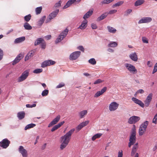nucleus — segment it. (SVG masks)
Returning <instances> with one entry per match:
<instances>
[{"mask_svg":"<svg viewBox=\"0 0 157 157\" xmlns=\"http://www.w3.org/2000/svg\"><path fill=\"white\" fill-rule=\"evenodd\" d=\"M49 93V91L48 90H43L41 94L42 96H45L48 95Z\"/></svg>","mask_w":157,"mask_h":157,"instance_id":"c03bdc74","label":"nucleus"},{"mask_svg":"<svg viewBox=\"0 0 157 157\" xmlns=\"http://www.w3.org/2000/svg\"><path fill=\"white\" fill-rule=\"evenodd\" d=\"M114 0H104L101 2L102 4H108L113 1Z\"/></svg>","mask_w":157,"mask_h":157,"instance_id":"37998d69","label":"nucleus"},{"mask_svg":"<svg viewBox=\"0 0 157 157\" xmlns=\"http://www.w3.org/2000/svg\"><path fill=\"white\" fill-rule=\"evenodd\" d=\"M23 56L22 54H20L18 55L17 57L13 61L12 64L15 65L16 63H18L22 58Z\"/></svg>","mask_w":157,"mask_h":157,"instance_id":"412c9836","label":"nucleus"},{"mask_svg":"<svg viewBox=\"0 0 157 157\" xmlns=\"http://www.w3.org/2000/svg\"><path fill=\"white\" fill-rule=\"evenodd\" d=\"M123 155L122 151H120L118 152V157H123Z\"/></svg>","mask_w":157,"mask_h":157,"instance_id":"13d9d810","label":"nucleus"},{"mask_svg":"<svg viewBox=\"0 0 157 157\" xmlns=\"http://www.w3.org/2000/svg\"><path fill=\"white\" fill-rule=\"evenodd\" d=\"M10 143V141L7 139H5L0 142V146L3 148H6L9 146Z\"/></svg>","mask_w":157,"mask_h":157,"instance_id":"6e6552de","label":"nucleus"},{"mask_svg":"<svg viewBox=\"0 0 157 157\" xmlns=\"http://www.w3.org/2000/svg\"><path fill=\"white\" fill-rule=\"evenodd\" d=\"M90 121H86L84 122H83L80 123L78 126L76 128V129L78 132L80 131L83 127L86 126L88 124Z\"/></svg>","mask_w":157,"mask_h":157,"instance_id":"ddd939ff","label":"nucleus"},{"mask_svg":"<svg viewBox=\"0 0 157 157\" xmlns=\"http://www.w3.org/2000/svg\"><path fill=\"white\" fill-rule=\"evenodd\" d=\"M124 3V1H120L119 2H117V3L113 4L112 6V7L113 8H114L116 6H119L122 4H123Z\"/></svg>","mask_w":157,"mask_h":157,"instance_id":"ea45409f","label":"nucleus"},{"mask_svg":"<svg viewBox=\"0 0 157 157\" xmlns=\"http://www.w3.org/2000/svg\"><path fill=\"white\" fill-rule=\"evenodd\" d=\"M147 65L149 67H151L152 65V63L150 61H148L147 62Z\"/></svg>","mask_w":157,"mask_h":157,"instance_id":"0e129e2a","label":"nucleus"},{"mask_svg":"<svg viewBox=\"0 0 157 157\" xmlns=\"http://www.w3.org/2000/svg\"><path fill=\"white\" fill-rule=\"evenodd\" d=\"M65 86V84L63 83H59L58 85L56 87V88H61Z\"/></svg>","mask_w":157,"mask_h":157,"instance_id":"603ef678","label":"nucleus"},{"mask_svg":"<svg viewBox=\"0 0 157 157\" xmlns=\"http://www.w3.org/2000/svg\"><path fill=\"white\" fill-rule=\"evenodd\" d=\"M108 31L110 33H115L116 32L117 30L115 28L108 26L107 27Z\"/></svg>","mask_w":157,"mask_h":157,"instance_id":"2f4dec72","label":"nucleus"},{"mask_svg":"<svg viewBox=\"0 0 157 157\" xmlns=\"http://www.w3.org/2000/svg\"><path fill=\"white\" fill-rule=\"evenodd\" d=\"M25 115V113L24 111L19 112L17 114V117L20 120L24 118Z\"/></svg>","mask_w":157,"mask_h":157,"instance_id":"cd10ccee","label":"nucleus"},{"mask_svg":"<svg viewBox=\"0 0 157 157\" xmlns=\"http://www.w3.org/2000/svg\"><path fill=\"white\" fill-rule=\"evenodd\" d=\"M64 122H65L64 121H63L60 122H59L58 124L55 125L51 129V131L52 132H53L55 131L56 130H57V129H58V128H60L62 125H63L64 124Z\"/></svg>","mask_w":157,"mask_h":157,"instance_id":"4be33fe9","label":"nucleus"},{"mask_svg":"<svg viewBox=\"0 0 157 157\" xmlns=\"http://www.w3.org/2000/svg\"><path fill=\"white\" fill-rule=\"evenodd\" d=\"M43 71L42 69H37L34 70L33 73L36 74H38L41 73Z\"/></svg>","mask_w":157,"mask_h":157,"instance_id":"a18cd8bd","label":"nucleus"},{"mask_svg":"<svg viewBox=\"0 0 157 157\" xmlns=\"http://www.w3.org/2000/svg\"><path fill=\"white\" fill-rule=\"evenodd\" d=\"M60 118V115H58L55 118L48 124V127H50L53 125L56 124L59 121Z\"/></svg>","mask_w":157,"mask_h":157,"instance_id":"f3484780","label":"nucleus"},{"mask_svg":"<svg viewBox=\"0 0 157 157\" xmlns=\"http://www.w3.org/2000/svg\"><path fill=\"white\" fill-rule=\"evenodd\" d=\"M142 40L143 42L144 43H147L148 42V40L145 37H143L142 38Z\"/></svg>","mask_w":157,"mask_h":157,"instance_id":"5fc2aeb1","label":"nucleus"},{"mask_svg":"<svg viewBox=\"0 0 157 157\" xmlns=\"http://www.w3.org/2000/svg\"><path fill=\"white\" fill-rule=\"evenodd\" d=\"M102 134L101 133H97L92 138V140L93 141H94L96 139L100 138L102 136Z\"/></svg>","mask_w":157,"mask_h":157,"instance_id":"c9c22d12","label":"nucleus"},{"mask_svg":"<svg viewBox=\"0 0 157 157\" xmlns=\"http://www.w3.org/2000/svg\"><path fill=\"white\" fill-rule=\"evenodd\" d=\"M89 63L95 65L96 64V62L95 59L94 58H91L89 60Z\"/></svg>","mask_w":157,"mask_h":157,"instance_id":"49530a36","label":"nucleus"},{"mask_svg":"<svg viewBox=\"0 0 157 157\" xmlns=\"http://www.w3.org/2000/svg\"><path fill=\"white\" fill-rule=\"evenodd\" d=\"M153 94H150L148 95L147 97L146 100L144 101L145 105L146 107H147L149 106V105L151 101Z\"/></svg>","mask_w":157,"mask_h":157,"instance_id":"2eb2a0df","label":"nucleus"},{"mask_svg":"<svg viewBox=\"0 0 157 157\" xmlns=\"http://www.w3.org/2000/svg\"><path fill=\"white\" fill-rule=\"evenodd\" d=\"M59 12V10H56L50 13L49 15L48 18L46 21V23H48L51 20L56 16Z\"/></svg>","mask_w":157,"mask_h":157,"instance_id":"9d476101","label":"nucleus"},{"mask_svg":"<svg viewBox=\"0 0 157 157\" xmlns=\"http://www.w3.org/2000/svg\"><path fill=\"white\" fill-rule=\"evenodd\" d=\"M44 40L42 38H38L34 42V45L36 46L40 44H41L44 41Z\"/></svg>","mask_w":157,"mask_h":157,"instance_id":"c756f323","label":"nucleus"},{"mask_svg":"<svg viewBox=\"0 0 157 157\" xmlns=\"http://www.w3.org/2000/svg\"><path fill=\"white\" fill-rule=\"evenodd\" d=\"M124 66L131 73L135 74L137 73V69L135 67L132 65L130 63H126L124 64Z\"/></svg>","mask_w":157,"mask_h":157,"instance_id":"20e7f679","label":"nucleus"},{"mask_svg":"<svg viewBox=\"0 0 157 157\" xmlns=\"http://www.w3.org/2000/svg\"><path fill=\"white\" fill-rule=\"evenodd\" d=\"M51 35H47L45 37V38L47 40H48L51 39Z\"/></svg>","mask_w":157,"mask_h":157,"instance_id":"338daca9","label":"nucleus"},{"mask_svg":"<svg viewBox=\"0 0 157 157\" xmlns=\"http://www.w3.org/2000/svg\"><path fill=\"white\" fill-rule=\"evenodd\" d=\"M29 75V70H27L25 71L18 78V81L21 82L25 80Z\"/></svg>","mask_w":157,"mask_h":157,"instance_id":"423d86ee","label":"nucleus"},{"mask_svg":"<svg viewBox=\"0 0 157 157\" xmlns=\"http://www.w3.org/2000/svg\"><path fill=\"white\" fill-rule=\"evenodd\" d=\"M75 130V128H72L64 135L61 137L62 143L60 146V149L61 150L65 148L68 144L71 139V136Z\"/></svg>","mask_w":157,"mask_h":157,"instance_id":"f257e3e1","label":"nucleus"},{"mask_svg":"<svg viewBox=\"0 0 157 157\" xmlns=\"http://www.w3.org/2000/svg\"><path fill=\"white\" fill-rule=\"evenodd\" d=\"M140 119V117L133 116L130 117L128 119V122L131 124H134L138 122Z\"/></svg>","mask_w":157,"mask_h":157,"instance_id":"0eeeda50","label":"nucleus"},{"mask_svg":"<svg viewBox=\"0 0 157 157\" xmlns=\"http://www.w3.org/2000/svg\"><path fill=\"white\" fill-rule=\"evenodd\" d=\"M87 111L86 110H84L79 113V115L80 118H82L87 114Z\"/></svg>","mask_w":157,"mask_h":157,"instance_id":"c85d7f7f","label":"nucleus"},{"mask_svg":"<svg viewBox=\"0 0 157 157\" xmlns=\"http://www.w3.org/2000/svg\"><path fill=\"white\" fill-rule=\"evenodd\" d=\"M80 51H76L74 52L71 54L70 56L69 59L71 60H73L77 59L81 54Z\"/></svg>","mask_w":157,"mask_h":157,"instance_id":"1a4fd4ad","label":"nucleus"},{"mask_svg":"<svg viewBox=\"0 0 157 157\" xmlns=\"http://www.w3.org/2000/svg\"><path fill=\"white\" fill-rule=\"evenodd\" d=\"M119 105V104L116 102H113L109 105V109L110 111H114L117 109Z\"/></svg>","mask_w":157,"mask_h":157,"instance_id":"9b49d317","label":"nucleus"},{"mask_svg":"<svg viewBox=\"0 0 157 157\" xmlns=\"http://www.w3.org/2000/svg\"><path fill=\"white\" fill-rule=\"evenodd\" d=\"M19 151L21 153L23 157H27V151L23 147V146H21L19 148Z\"/></svg>","mask_w":157,"mask_h":157,"instance_id":"dca6fc26","label":"nucleus"},{"mask_svg":"<svg viewBox=\"0 0 157 157\" xmlns=\"http://www.w3.org/2000/svg\"><path fill=\"white\" fill-rule=\"evenodd\" d=\"M157 149V144L155 145V146L152 149V150L153 151H155Z\"/></svg>","mask_w":157,"mask_h":157,"instance_id":"774afa93","label":"nucleus"},{"mask_svg":"<svg viewBox=\"0 0 157 157\" xmlns=\"http://www.w3.org/2000/svg\"><path fill=\"white\" fill-rule=\"evenodd\" d=\"M25 36H22L21 37H19L16 38L14 41L15 43H19L22 42L25 40Z\"/></svg>","mask_w":157,"mask_h":157,"instance_id":"bb28decb","label":"nucleus"},{"mask_svg":"<svg viewBox=\"0 0 157 157\" xmlns=\"http://www.w3.org/2000/svg\"><path fill=\"white\" fill-rule=\"evenodd\" d=\"M41 48H42L43 49H44L46 46V44L45 41L44 40L43 42L41 44Z\"/></svg>","mask_w":157,"mask_h":157,"instance_id":"09e8293b","label":"nucleus"},{"mask_svg":"<svg viewBox=\"0 0 157 157\" xmlns=\"http://www.w3.org/2000/svg\"><path fill=\"white\" fill-rule=\"evenodd\" d=\"M129 57L132 60L134 61H137V56L136 52L131 54L129 55Z\"/></svg>","mask_w":157,"mask_h":157,"instance_id":"5701e85b","label":"nucleus"},{"mask_svg":"<svg viewBox=\"0 0 157 157\" xmlns=\"http://www.w3.org/2000/svg\"><path fill=\"white\" fill-rule=\"evenodd\" d=\"M68 30L67 29H66L64 31H63L59 36L58 38L56 40V44H57L60 42L66 36L67 34Z\"/></svg>","mask_w":157,"mask_h":157,"instance_id":"39448f33","label":"nucleus"},{"mask_svg":"<svg viewBox=\"0 0 157 157\" xmlns=\"http://www.w3.org/2000/svg\"><path fill=\"white\" fill-rule=\"evenodd\" d=\"M117 44L115 42L111 41L108 44V47H115L117 46Z\"/></svg>","mask_w":157,"mask_h":157,"instance_id":"4c0bfd02","label":"nucleus"},{"mask_svg":"<svg viewBox=\"0 0 157 157\" xmlns=\"http://www.w3.org/2000/svg\"><path fill=\"white\" fill-rule=\"evenodd\" d=\"M148 124V122L147 121H146L141 125L139 132L140 136L142 135L145 132Z\"/></svg>","mask_w":157,"mask_h":157,"instance_id":"7ed1b4c3","label":"nucleus"},{"mask_svg":"<svg viewBox=\"0 0 157 157\" xmlns=\"http://www.w3.org/2000/svg\"><path fill=\"white\" fill-rule=\"evenodd\" d=\"M45 18L46 16H44L40 19L38 22V24L40 26H41L42 25L45 21Z\"/></svg>","mask_w":157,"mask_h":157,"instance_id":"58836bf2","label":"nucleus"},{"mask_svg":"<svg viewBox=\"0 0 157 157\" xmlns=\"http://www.w3.org/2000/svg\"><path fill=\"white\" fill-rule=\"evenodd\" d=\"M107 90V87H104L100 91H98L94 95V97L95 98H98L102 94L105 92Z\"/></svg>","mask_w":157,"mask_h":157,"instance_id":"6ab92c4d","label":"nucleus"},{"mask_svg":"<svg viewBox=\"0 0 157 157\" xmlns=\"http://www.w3.org/2000/svg\"><path fill=\"white\" fill-rule=\"evenodd\" d=\"M78 48L82 52H84V49L82 46H79L78 47Z\"/></svg>","mask_w":157,"mask_h":157,"instance_id":"bf43d9fd","label":"nucleus"},{"mask_svg":"<svg viewBox=\"0 0 157 157\" xmlns=\"http://www.w3.org/2000/svg\"><path fill=\"white\" fill-rule=\"evenodd\" d=\"M31 15L30 14H29L24 17L25 20L26 22L29 21L31 19Z\"/></svg>","mask_w":157,"mask_h":157,"instance_id":"79ce46f5","label":"nucleus"},{"mask_svg":"<svg viewBox=\"0 0 157 157\" xmlns=\"http://www.w3.org/2000/svg\"><path fill=\"white\" fill-rule=\"evenodd\" d=\"M25 29L28 30H30L32 29V27L27 22H25L24 25Z\"/></svg>","mask_w":157,"mask_h":157,"instance_id":"f704fd0d","label":"nucleus"},{"mask_svg":"<svg viewBox=\"0 0 157 157\" xmlns=\"http://www.w3.org/2000/svg\"><path fill=\"white\" fill-rule=\"evenodd\" d=\"M93 11V9H91L89 11L84 15L83 18L86 20V19L87 18L92 15Z\"/></svg>","mask_w":157,"mask_h":157,"instance_id":"b1692460","label":"nucleus"},{"mask_svg":"<svg viewBox=\"0 0 157 157\" xmlns=\"http://www.w3.org/2000/svg\"><path fill=\"white\" fill-rule=\"evenodd\" d=\"M132 10L131 9H128L125 12V15H128V14L131 13Z\"/></svg>","mask_w":157,"mask_h":157,"instance_id":"8fccbe9b","label":"nucleus"},{"mask_svg":"<svg viewBox=\"0 0 157 157\" xmlns=\"http://www.w3.org/2000/svg\"><path fill=\"white\" fill-rule=\"evenodd\" d=\"M117 11V10H110L109 12V14H112L114 13H116Z\"/></svg>","mask_w":157,"mask_h":157,"instance_id":"052dcab7","label":"nucleus"},{"mask_svg":"<svg viewBox=\"0 0 157 157\" xmlns=\"http://www.w3.org/2000/svg\"><path fill=\"white\" fill-rule=\"evenodd\" d=\"M3 56V51L1 48H0V60H1L2 59Z\"/></svg>","mask_w":157,"mask_h":157,"instance_id":"4d7b16f0","label":"nucleus"},{"mask_svg":"<svg viewBox=\"0 0 157 157\" xmlns=\"http://www.w3.org/2000/svg\"><path fill=\"white\" fill-rule=\"evenodd\" d=\"M152 123L156 124H157V113L154 116L152 120Z\"/></svg>","mask_w":157,"mask_h":157,"instance_id":"de8ad7c7","label":"nucleus"},{"mask_svg":"<svg viewBox=\"0 0 157 157\" xmlns=\"http://www.w3.org/2000/svg\"><path fill=\"white\" fill-rule=\"evenodd\" d=\"M108 14V13H105L102 14L101 16H100L97 18V20L98 21H99L105 18L106 17H107Z\"/></svg>","mask_w":157,"mask_h":157,"instance_id":"473e14b6","label":"nucleus"},{"mask_svg":"<svg viewBox=\"0 0 157 157\" xmlns=\"http://www.w3.org/2000/svg\"><path fill=\"white\" fill-rule=\"evenodd\" d=\"M138 147L139 146L138 143H136L134 145L131 152V156H134L137 150Z\"/></svg>","mask_w":157,"mask_h":157,"instance_id":"aec40b11","label":"nucleus"},{"mask_svg":"<svg viewBox=\"0 0 157 157\" xmlns=\"http://www.w3.org/2000/svg\"><path fill=\"white\" fill-rule=\"evenodd\" d=\"M132 100L135 103L138 104L142 108L144 106V104L140 100L135 97H132Z\"/></svg>","mask_w":157,"mask_h":157,"instance_id":"a211bd4d","label":"nucleus"},{"mask_svg":"<svg viewBox=\"0 0 157 157\" xmlns=\"http://www.w3.org/2000/svg\"><path fill=\"white\" fill-rule=\"evenodd\" d=\"M36 125L34 124H30L27 125L25 127V129L26 130L29 128H33Z\"/></svg>","mask_w":157,"mask_h":157,"instance_id":"e433bc0d","label":"nucleus"},{"mask_svg":"<svg viewBox=\"0 0 157 157\" xmlns=\"http://www.w3.org/2000/svg\"><path fill=\"white\" fill-rule=\"evenodd\" d=\"M144 2V0H138L135 3L134 5L136 6H137L142 4Z\"/></svg>","mask_w":157,"mask_h":157,"instance_id":"72a5a7b5","label":"nucleus"},{"mask_svg":"<svg viewBox=\"0 0 157 157\" xmlns=\"http://www.w3.org/2000/svg\"><path fill=\"white\" fill-rule=\"evenodd\" d=\"M74 3V0H69L66 4V5L64 6L63 8L64 9H66L69 7L71 5Z\"/></svg>","mask_w":157,"mask_h":157,"instance_id":"7c9ffc66","label":"nucleus"},{"mask_svg":"<svg viewBox=\"0 0 157 157\" xmlns=\"http://www.w3.org/2000/svg\"><path fill=\"white\" fill-rule=\"evenodd\" d=\"M144 92V91L142 89H140L137 91L136 92V94L140 93L143 94Z\"/></svg>","mask_w":157,"mask_h":157,"instance_id":"680f3d73","label":"nucleus"},{"mask_svg":"<svg viewBox=\"0 0 157 157\" xmlns=\"http://www.w3.org/2000/svg\"><path fill=\"white\" fill-rule=\"evenodd\" d=\"M55 61L52 60H47L43 62L41 64V67H46L51 65H54L55 63Z\"/></svg>","mask_w":157,"mask_h":157,"instance_id":"f8f14e48","label":"nucleus"},{"mask_svg":"<svg viewBox=\"0 0 157 157\" xmlns=\"http://www.w3.org/2000/svg\"><path fill=\"white\" fill-rule=\"evenodd\" d=\"M87 21L86 20H84L78 28L82 29H84L87 26Z\"/></svg>","mask_w":157,"mask_h":157,"instance_id":"393cba45","label":"nucleus"},{"mask_svg":"<svg viewBox=\"0 0 157 157\" xmlns=\"http://www.w3.org/2000/svg\"><path fill=\"white\" fill-rule=\"evenodd\" d=\"M136 126L135 124H133V127L131 132V134L130 136L129 142L128 146L130 147L131 146L133 145L136 142Z\"/></svg>","mask_w":157,"mask_h":157,"instance_id":"f03ea898","label":"nucleus"},{"mask_svg":"<svg viewBox=\"0 0 157 157\" xmlns=\"http://www.w3.org/2000/svg\"><path fill=\"white\" fill-rule=\"evenodd\" d=\"M152 18L150 17H144L142 18L138 22V24L148 23L151 22Z\"/></svg>","mask_w":157,"mask_h":157,"instance_id":"4468645a","label":"nucleus"},{"mask_svg":"<svg viewBox=\"0 0 157 157\" xmlns=\"http://www.w3.org/2000/svg\"><path fill=\"white\" fill-rule=\"evenodd\" d=\"M157 71V63L155 64L153 70L152 74H154Z\"/></svg>","mask_w":157,"mask_h":157,"instance_id":"6e6d98bb","label":"nucleus"},{"mask_svg":"<svg viewBox=\"0 0 157 157\" xmlns=\"http://www.w3.org/2000/svg\"><path fill=\"white\" fill-rule=\"evenodd\" d=\"M36 104H33L32 105L29 104H26V107L27 108H32V107H36Z\"/></svg>","mask_w":157,"mask_h":157,"instance_id":"864d4df0","label":"nucleus"},{"mask_svg":"<svg viewBox=\"0 0 157 157\" xmlns=\"http://www.w3.org/2000/svg\"><path fill=\"white\" fill-rule=\"evenodd\" d=\"M91 27L93 29H96L97 28V26L94 23H92V24Z\"/></svg>","mask_w":157,"mask_h":157,"instance_id":"e2e57ef3","label":"nucleus"},{"mask_svg":"<svg viewBox=\"0 0 157 157\" xmlns=\"http://www.w3.org/2000/svg\"><path fill=\"white\" fill-rule=\"evenodd\" d=\"M61 1H59L58 2L56 3L55 5V6L56 7H58L60 6L61 5Z\"/></svg>","mask_w":157,"mask_h":157,"instance_id":"69168bd1","label":"nucleus"},{"mask_svg":"<svg viewBox=\"0 0 157 157\" xmlns=\"http://www.w3.org/2000/svg\"><path fill=\"white\" fill-rule=\"evenodd\" d=\"M42 8L41 6L36 8L35 10L36 14H38L40 13L42 11Z\"/></svg>","mask_w":157,"mask_h":157,"instance_id":"a19ab883","label":"nucleus"},{"mask_svg":"<svg viewBox=\"0 0 157 157\" xmlns=\"http://www.w3.org/2000/svg\"><path fill=\"white\" fill-rule=\"evenodd\" d=\"M103 82V81L101 80L100 79H98L97 80L95 81L94 82V84H97L100 83H101Z\"/></svg>","mask_w":157,"mask_h":157,"instance_id":"3c124183","label":"nucleus"},{"mask_svg":"<svg viewBox=\"0 0 157 157\" xmlns=\"http://www.w3.org/2000/svg\"><path fill=\"white\" fill-rule=\"evenodd\" d=\"M34 55V52L31 51L29 52L25 58V61L28 60L29 59L32 57Z\"/></svg>","mask_w":157,"mask_h":157,"instance_id":"a878e982","label":"nucleus"}]
</instances>
